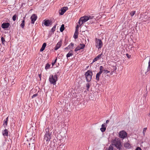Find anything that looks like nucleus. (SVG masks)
<instances>
[{"instance_id":"nucleus-13","label":"nucleus","mask_w":150,"mask_h":150,"mask_svg":"<svg viewBox=\"0 0 150 150\" xmlns=\"http://www.w3.org/2000/svg\"><path fill=\"white\" fill-rule=\"evenodd\" d=\"M44 21V25L47 26H49L52 24V21L51 20H45Z\"/></svg>"},{"instance_id":"nucleus-12","label":"nucleus","mask_w":150,"mask_h":150,"mask_svg":"<svg viewBox=\"0 0 150 150\" xmlns=\"http://www.w3.org/2000/svg\"><path fill=\"white\" fill-rule=\"evenodd\" d=\"M102 67H101L99 69L100 71L99 72L97 73L96 75V79L98 81L99 79L100 76L101 74L102 73Z\"/></svg>"},{"instance_id":"nucleus-26","label":"nucleus","mask_w":150,"mask_h":150,"mask_svg":"<svg viewBox=\"0 0 150 150\" xmlns=\"http://www.w3.org/2000/svg\"><path fill=\"white\" fill-rule=\"evenodd\" d=\"M147 128L145 127L143 129L142 133L144 136H145L146 130H147Z\"/></svg>"},{"instance_id":"nucleus-38","label":"nucleus","mask_w":150,"mask_h":150,"mask_svg":"<svg viewBox=\"0 0 150 150\" xmlns=\"http://www.w3.org/2000/svg\"><path fill=\"white\" fill-rule=\"evenodd\" d=\"M57 60V59H56L54 61L52 62V66H53L54 65V64L56 62Z\"/></svg>"},{"instance_id":"nucleus-16","label":"nucleus","mask_w":150,"mask_h":150,"mask_svg":"<svg viewBox=\"0 0 150 150\" xmlns=\"http://www.w3.org/2000/svg\"><path fill=\"white\" fill-rule=\"evenodd\" d=\"M81 34L83 35V36L85 38L88 37V35H89L88 31L86 30L85 31H82L81 33Z\"/></svg>"},{"instance_id":"nucleus-36","label":"nucleus","mask_w":150,"mask_h":150,"mask_svg":"<svg viewBox=\"0 0 150 150\" xmlns=\"http://www.w3.org/2000/svg\"><path fill=\"white\" fill-rule=\"evenodd\" d=\"M81 26V25H80L79 24L77 25L76 27L75 30H76V31H78L79 27Z\"/></svg>"},{"instance_id":"nucleus-4","label":"nucleus","mask_w":150,"mask_h":150,"mask_svg":"<svg viewBox=\"0 0 150 150\" xmlns=\"http://www.w3.org/2000/svg\"><path fill=\"white\" fill-rule=\"evenodd\" d=\"M89 18L88 16H84L81 17L79 19L78 23L80 25H81L83 24L89 20Z\"/></svg>"},{"instance_id":"nucleus-20","label":"nucleus","mask_w":150,"mask_h":150,"mask_svg":"<svg viewBox=\"0 0 150 150\" xmlns=\"http://www.w3.org/2000/svg\"><path fill=\"white\" fill-rule=\"evenodd\" d=\"M89 18V20H91L92 21L90 22V23H92L93 21H94L95 20V18H94V16L93 15L91 16H88Z\"/></svg>"},{"instance_id":"nucleus-44","label":"nucleus","mask_w":150,"mask_h":150,"mask_svg":"<svg viewBox=\"0 0 150 150\" xmlns=\"http://www.w3.org/2000/svg\"><path fill=\"white\" fill-rule=\"evenodd\" d=\"M87 88H89V84H87Z\"/></svg>"},{"instance_id":"nucleus-34","label":"nucleus","mask_w":150,"mask_h":150,"mask_svg":"<svg viewBox=\"0 0 150 150\" xmlns=\"http://www.w3.org/2000/svg\"><path fill=\"white\" fill-rule=\"evenodd\" d=\"M17 17V16L16 14H15L13 16L12 19L13 21H15L16 20Z\"/></svg>"},{"instance_id":"nucleus-30","label":"nucleus","mask_w":150,"mask_h":150,"mask_svg":"<svg viewBox=\"0 0 150 150\" xmlns=\"http://www.w3.org/2000/svg\"><path fill=\"white\" fill-rule=\"evenodd\" d=\"M74 46V44L72 43H71L68 46L69 48L72 49L73 48Z\"/></svg>"},{"instance_id":"nucleus-46","label":"nucleus","mask_w":150,"mask_h":150,"mask_svg":"<svg viewBox=\"0 0 150 150\" xmlns=\"http://www.w3.org/2000/svg\"><path fill=\"white\" fill-rule=\"evenodd\" d=\"M68 48H69V47H66V48H65V49L67 50L68 49Z\"/></svg>"},{"instance_id":"nucleus-17","label":"nucleus","mask_w":150,"mask_h":150,"mask_svg":"<svg viewBox=\"0 0 150 150\" xmlns=\"http://www.w3.org/2000/svg\"><path fill=\"white\" fill-rule=\"evenodd\" d=\"M102 55V54H101L98 55L96 58L94 59L92 62L93 63L97 60L100 59L101 57V56Z\"/></svg>"},{"instance_id":"nucleus-2","label":"nucleus","mask_w":150,"mask_h":150,"mask_svg":"<svg viewBox=\"0 0 150 150\" xmlns=\"http://www.w3.org/2000/svg\"><path fill=\"white\" fill-rule=\"evenodd\" d=\"M49 80L51 84L55 85L57 80V76L56 74L51 75L49 76Z\"/></svg>"},{"instance_id":"nucleus-48","label":"nucleus","mask_w":150,"mask_h":150,"mask_svg":"<svg viewBox=\"0 0 150 150\" xmlns=\"http://www.w3.org/2000/svg\"><path fill=\"white\" fill-rule=\"evenodd\" d=\"M100 32H98V34H99V33H100Z\"/></svg>"},{"instance_id":"nucleus-31","label":"nucleus","mask_w":150,"mask_h":150,"mask_svg":"<svg viewBox=\"0 0 150 150\" xmlns=\"http://www.w3.org/2000/svg\"><path fill=\"white\" fill-rule=\"evenodd\" d=\"M24 24H25V21L24 20H23L22 21V23L21 24V26L22 28H23L24 26Z\"/></svg>"},{"instance_id":"nucleus-23","label":"nucleus","mask_w":150,"mask_h":150,"mask_svg":"<svg viewBox=\"0 0 150 150\" xmlns=\"http://www.w3.org/2000/svg\"><path fill=\"white\" fill-rule=\"evenodd\" d=\"M73 51L72 50L70 51L67 55V58L73 55Z\"/></svg>"},{"instance_id":"nucleus-29","label":"nucleus","mask_w":150,"mask_h":150,"mask_svg":"<svg viewBox=\"0 0 150 150\" xmlns=\"http://www.w3.org/2000/svg\"><path fill=\"white\" fill-rule=\"evenodd\" d=\"M78 31H76L75 30V33L74 36V38H78Z\"/></svg>"},{"instance_id":"nucleus-37","label":"nucleus","mask_w":150,"mask_h":150,"mask_svg":"<svg viewBox=\"0 0 150 150\" xmlns=\"http://www.w3.org/2000/svg\"><path fill=\"white\" fill-rule=\"evenodd\" d=\"M4 38H1V40L3 44H4L5 43L6 41Z\"/></svg>"},{"instance_id":"nucleus-1","label":"nucleus","mask_w":150,"mask_h":150,"mask_svg":"<svg viewBox=\"0 0 150 150\" xmlns=\"http://www.w3.org/2000/svg\"><path fill=\"white\" fill-rule=\"evenodd\" d=\"M46 132L45 134L43 142L45 144L47 145L49 142L51 138V133L49 131L48 129H46Z\"/></svg>"},{"instance_id":"nucleus-22","label":"nucleus","mask_w":150,"mask_h":150,"mask_svg":"<svg viewBox=\"0 0 150 150\" xmlns=\"http://www.w3.org/2000/svg\"><path fill=\"white\" fill-rule=\"evenodd\" d=\"M124 146L128 149H130L131 148V146L128 143H126L124 144Z\"/></svg>"},{"instance_id":"nucleus-15","label":"nucleus","mask_w":150,"mask_h":150,"mask_svg":"<svg viewBox=\"0 0 150 150\" xmlns=\"http://www.w3.org/2000/svg\"><path fill=\"white\" fill-rule=\"evenodd\" d=\"M106 125L105 124H103L101 125V127L100 128V130L102 132H104L105 131L106 129Z\"/></svg>"},{"instance_id":"nucleus-25","label":"nucleus","mask_w":150,"mask_h":150,"mask_svg":"<svg viewBox=\"0 0 150 150\" xmlns=\"http://www.w3.org/2000/svg\"><path fill=\"white\" fill-rule=\"evenodd\" d=\"M147 71H150V58L148 61V65L147 67Z\"/></svg>"},{"instance_id":"nucleus-32","label":"nucleus","mask_w":150,"mask_h":150,"mask_svg":"<svg viewBox=\"0 0 150 150\" xmlns=\"http://www.w3.org/2000/svg\"><path fill=\"white\" fill-rule=\"evenodd\" d=\"M50 65L49 64H47L45 67V69L47 70L49 69L50 67Z\"/></svg>"},{"instance_id":"nucleus-43","label":"nucleus","mask_w":150,"mask_h":150,"mask_svg":"<svg viewBox=\"0 0 150 150\" xmlns=\"http://www.w3.org/2000/svg\"><path fill=\"white\" fill-rule=\"evenodd\" d=\"M143 72H144V71L141 70L140 73H141V74H143Z\"/></svg>"},{"instance_id":"nucleus-28","label":"nucleus","mask_w":150,"mask_h":150,"mask_svg":"<svg viewBox=\"0 0 150 150\" xmlns=\"http://www.w3.org/2000/svg\"><path fill=\"white\" fill-rule=\"evenodd\" d=\"M8 120V117H7L5 120L4 121V125L5 127L7 125V121Z\"/></svg>"},{"instance_id":"nucleus-19","label":"nucleus","mask_w":150,"mask_h":150,"mask_svg":"<svg viewBox=\"0 0 150 150\" xmlns=\"http://www.w3.org/2000/svg\"><path fill=\"white\" fill-rule=\"evenodd\" d=\"M116 146L118 149H120L122 146L121 142L120 141H118L115 145Z\"/></svg>"},{"instance_id":"nucleus-47","label":"nucleus","mask_w":150,"mask_h":150,"mask_svg":"<svg viewBox=\"0 0 150 150\" xmlns=\"http://www.w3.org/2000/svg\"><path fill=\"white\" fill-rule=\"evenodd\" d=\"M39 76L40 78V79H41V77H40V75H39Z\"/></svg>"},{"instance_id":"nucleus-3","label":"nucleus","mask_w":150,"mask_h":150,"mask_svg":"<svg viewBox=\"0 0 150 150\" xmlns=\"http://www.w3.org/2000/svg\"><path fill=\"white\" fill-rule=\"evenodd\" d=\"M92 72L90 70H88L85 73V77L86 80L88 82H89L91 81L92 76Z\"/></svg>"},{"instance_id":"nucleus-9","label":"nucleus","mask_w":150,"mask_h":150,"mask_svg":"<svg viewBox=\"0 0 150 150\" xmlns=\"http://www.w3.org/2000/svg\"><path fill=\"white\" fill-rule=\"evenodd\" d=\"M85 47V45L83 44H80L75 49L74 51L76 52L77 51L83 49Z\"/></svg>"},{"instance_id":"nucleus-8","label":"nucleus","mask_w":150,"mask_h":150,"mask_svg":"<svg viewBox=\"0 0 150 150\" xmlns=\"http://www.w3.org/2000/svg\"><path fill=\"white\" fill-rule=\"evenodd\" d=\"M27 137V141L29 142V145H30L31 144H33L34 140L33 139V137L32 135H30L28 136H26Z\"/></svg>"},{"instance_id":"nucleus-10","label":"nucleus","mask_w":150,"mask_h":150,"mask_svg":"<svg viewBox=\"0 0 150 150\" xmlns=\"http://www.w3.org/2000/svg\"><path fill=\"white\" fill-rule=\"evenodd\" d=\"M68 9L67 7H63L61 8V9L59 11V14L61 15H63Z\"/></svg>"},{"instance_id":"nucleus-6","label":"nucleus","mask_w":150,"mask_h":150,"mask_svg":"<svg viewBox=\"0 0 150 150\" xmlns=\"http://www.w3.org/2000/svg\"><path fill=\"white\" fill-rule=\"evenodd\" d=\"M95 41L96 47L98 49L101 48L103 45V43L101 40L99 39L96 38Z\"/></svg>"},{"instance_id":"nucleus-41","label":"nucleus","mask_w":150,"mask_h":150,"mask_svg":"<svg viewBox=\"0 0 150 150\" xmlns=\"http://www.w3.org/2000/svg\"><path fill=\"white\" fill-rule=\"evenodd\" d=\"M37 96V94H34V95H33L32 97V98H34L36 96Z\"/></svg>"},{"instance_id":"nucleus-18","label":"nucleus","mask_w":150,"mask_h":150,"mask_svg":"<svg viewBox=\"0 0 150 150\" xmlns=\"http://www.w3.org/2000/svg\"><path fill=\"white\" fill-rule=\"evenodd\" d=\"M62 44V41L60 40L57 44L55 48V50H57L61 47Z\"/></svg>"},{"instance_id":"nucleus-45","label":"nucleus","mask_w":150,"mask_h":150,"mask_svg":"<svg viewBox=\"0 0 150 150\" xmlns=\"http://www.w3.org/2000/svg\"><path fill=\"white\" fill-rule=\"evenodd\" d=\"M109 122V120H107L106 121V123H108Z\"/></svg>"},{"instance_id":"nucleus-24","label":"nucleus","mask_w":150,"mask_h":150,"mask_svg":"<svg viewBox=\"0 0 150 150\" xmlns=\"http://www.w3.org/2000/svg\"><path fill=\"white\" fill-rule=\"evenodd\" d=\"M3 135L4 137L7 136L8 134L7 130L5 129L2 132Z\"/></svg>"},{"instance_id":"nucleus-39","label":"nucleus","mask_w":150,"mask_h":150,"mask_svg":"<svg viewBox=\"0 0 150 150\" xmlns=\"http://www.w3.org/2000/svg\"><path fill=\"white\" fill-rule=\"evenodd\" d=\"M56 25H54L51 29V30L52 31H54L55 30L56 28Z\"/></svg>"},{"instance_id":"nucleus-11","label":"nucleus","mask_w":150,"mask_h":150,"mask_svg":"<svg viewBox=\"0 0 150 150\" xmlns=\"http://www.w3.org/2000/svg\"><path fill=\"white\" fill-rule=\"evenodd\" d=\"M37 18V16L35 14H33L31 17L30 18L31 20V23H34L35 21L36 20Z\"/></svg>"},{"instance_id":"nucleus-35","label":"nucleus","mask_w":150,"mask_h":150,"mask_svg":"<svg viewBox=\"0 0 150 150\" xmlns=\"http://www.w3.org/2000/svg\"><path fill=\"white\" fill-rule=\"evenodd\" d=\"M106 150H113V147L112 146H110L108 149H107Z\"/></svg>"},{"instance_id":"nucleus-14","label":"nucleus","mask_w":150,"mask_h":150,"mask_svg":"<svg viewBox=\"0 0 150 150\" xmlns=\"http://www.w3.org/2000/svg\"><path fill=\"white\" fill-rule=\"evenodd\" d=\"M10 25V24L8 23H4L1 25V27L4 29L8 28Z\"/></svg>"},{"instance_id":"nucleus-33","label":"nucleus","mask_w":150,"mask_h":150,"mask_svg":"<svg viewBox=\"0 0 150 150\" xmlns=\"http://www.w3.org/2000/svg\"><path fill=\"white\" fill-rule=\"evenodd\" d=\"M135 12H136L135 11H131L130 14L131 16L132 17L133 16L135 13Z\"/></svg>"},{"instance_id":"nucleus-27","label":"nucleus","mask_w":150,"mask_h":150,"mask_svg":"<svg viewBox=\"0 0 150 150\" xmlns=\"http://www.w3.org/2000/svg\"><path fill=\"white\" fill-rule=\"evenodd\" d=\"M64 29V25L62 24L60 29V30L61 32H62Z\"/></svg>"},{"instance_id":"nucleus-7","label":"nucleus","mask_w":150,"mask_h":150,"mask_svg":"<svg viewBox=\"0 0 150 150\" xmlns=\"http://www.w3.org/2000/svg\"><path fill=\"white\" fill-rule=\"evenodd\" d=\"M127 133L124 130L120 131L119 133V137L123 139L127 137Z\"/></svg>"},{"instance_id":"nucleus-40","label":"nucleus","mask_w":150,"mask_h":150,"mask_svg":"<svg viewBox=\"0 0 150 150\" xmlns=\"http://www.w3.org/2000/svg\"><path fill=\"white\" fill-rule=\"evenodd\" d=\"M126 56L128 58H130L131 57V55H130L128 54H126Z\"/></svg>"},{"instance_id":"nucleus-21","label":"nucleus","mask_w":150,"mask_h":150,"mask_svg":"<svg viewBox=\"0 0 150 150\" xmlns=\"http://www.w3.org/2000/svg\"><path fill=\"white\" fill-rule=\"evenodd\" d=\"M46 46V43H44L43 45H42L40 49V52H42L45 49V48Z\"/></svg>"},{"instance_id":"nucleus-42","label":"nucleus","mask_w":150,"mask_h":150,"mask_svg":"<svg viewBox=\"0 0 150 150\" xmlns=\"http://www.w3.org/2000/svg\"><path fill=\"white\" fill-rule=\"evenodd\" d=\"M135 150H142L141 149L140 147H137L136 148Z\"/></svg>"},{"instance_id":"nucleus-5","label":"nucleus","mask_w":150,"mask_h":150,"mask_svg":"<svg viewBox=\"0 0 150 150\" xmlns=\"http://www.w3.org/2000/svg\"><path fill=\"white\" fill-rule=\"evenodd\" d=\"M101 67H102V73H103V74H108L109 73H110V75H112L113 74V72H114L115 71H116L117 68L116 67H114V70L113 71H112L110 73V72L109 71H108L107 70L105 69H103V67L102 66H100V68Z\"/></svg>"}]
</instances>
